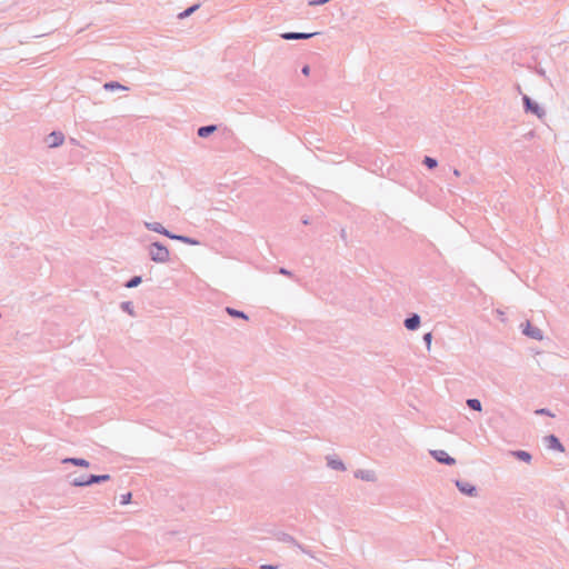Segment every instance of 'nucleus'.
<instances>
[{
	"mask_svg": "<svg viewBox=\"0 0 569 569\" xmlns=\"http://www.w3.org/2000/svg\"><path fill=\"white\" fill-rule=\"evenodd\" d=\"M226 311L228 312V315H230L231 317H236V318H242V319H248V316L242 312V311H239V310H236L233 308H227Z\"/></svg>",
	"mask_w": 569,
	"mask_h": 569,
	"instance_id": "obj_22",
	"label": "nucleus"
},
{
	"mask_svg": "<svg viewBox=\"0 0 569 569\" xmlns=\"http://www.w3.org/2000/svg\"><path fill=\"white\" fill-rule=\"evenodd\" d=\"M277 539L279 541H282V542H286V543H291V545L296 546L298 549H300L303 553H307V555L312 557L310 551H308L302 545H300L292 536L282 532V533L278 535Z\"/></svg>",
	"mask_w": 569,
	"mask_h": 569,
	"instance_id": "obj_10",
	"label": "nucleus"
},
{
	"mask_svg": "<svg viewBox=\"0 0 569 569\" xmlns=\"http://www.w3.org/2000/svg\"><path fill=\"white\" fill-rule=\"evenodd\" d=\"M87 478L84 477H79V478H74L70 481V483L73 486V487H88V485H79L78 482L79 481H86Z\"/></svg>",
	"mask_w": 569,
	"mask_h": 569,
	"instance_id": "obj_27",
	"label": "nucleus"
},
{
	"mask_svg": "<svg viewBox=\"0 0 569 569\" xmlns=\"http://www.w3.org/2000/svg\"><path fill=\"white\" fill-rule=\"evenodd\" d=\"M184 437H186L187 440L192 439L193 438V433L190 430H188V431H186Z\"/></svg>",
	"mask_w": 569,
	"mask_h": 569,
	"instance_id": "obj_33",
	"label": "nucleus"
},
{
	"mask_svg": "<svg viewBox=\"0 0 569 569\" xmlns=\"http://www.w3.org/2000/svg\"><path fill=\"white\" fill-rule=\"evenodd\" d=\"M64 136L60 131H52L46 138V142L50 148H57L63 143Z\"/></svg>",
	"mask_w": 569,
	"mask_h": 569,
	"instance_id": "obj_7",
	"label": "nucleus"
},
{
	"mask_svg": "<svg viewBox=\"0 0 569 569\" xmlns=\"http://www.w3.org/2000/svg\"><path fill=\"white\" fill-rule=\"evenodd\" d=\"M420 323H421V319H420V316L417 313L411 315L410 317H408L405 320V327L411 331L417 330L419 328Z\"/></svg>",
	"mask_w": 569,
	"mask_h": 569,
	"instance_id": "obj_14",
	"label": "nucleus"
},
{
	"mask_svg": "<svg viewBox=\"0 0 569 569\" xmlns=\"http://www.w3.org/2000/svg\"><path fill=\"white\" fill-rule=\"evenodd\" d=\"M200 4H193L184 11L180 12V20L190 17L196 10H198Z\"/></svg>",
	"mask_w": 569,
	"mask_h": 569,
	"instance_id": "obj_21",
	"label": "nucleus"
},
{
	"mask_svg": "<svg viewBox=\"0 0 569 569\" xmlns=\"http://www.w3.org/2000/svg\"><path fill=\"white\" fill-rule=\"evenodd\" d=\"M543 441L548 449L556 450L559 452L565 451V447L555 435L546 436Z\"/></svg>",
	"mask_w": 569,
	"mask_h": 569,
	"instance_id": "obj_8",
	"label": "nucleus"
},
{
	"mask_svg": "<svg viewBox=\"0 0 569 569\" xmlns=\"http://www.w3.org/2000/svg\"><path fill=\"white\" fill-rule=\"evenodd\" d=\"M509 455L526 463H530L532 460L531 453L525 450H512Z\"/></svg>",
	"mask_w": 569,
	"mask_h": 569,
	"instance_id": "obj_15",
	"label": "nucleus"
},
{
	"mask_svg": "<svg viewBox=\"0 0 569 569\" xmlns=\"http://www.w3.org/2000/svg\"><path fill=\"white\" fill-rule=\"evenodd\" d=\"M452 173L455 177H460V171L458 169H453Z\"/></svg>",
	"mask_w": 569,
	"mask_h": 569,
	"instance_id": "obj_34",
	"label": "nucleus"
},
{
	"mask_svg": "<svg viewBox=\"0 0 569 569\" xmlns=\"http://www.w3.org/2000/svg\"><path fill=\"white\" fill-rule=\"evenodd\" d=\"M523 335L535 339V340H542L543 335L542 331L538 327H533L528 321L522 330Z\"/></svg>",
	"mask_w": 569,
	"mask_h": 569,
	"instance_id": "obj_11",
	"label": "nucleus"
},
{
	"mask_svg": "<svg viewBox=\"0 0 569 569\" xmlns=\"http://www.w3.org/2000/svg\"><path fill=\"white\" fill-rule=\"evenodd\" d=\"M131 497H132L131 492H127V493L122 495L121 499H120V503L128 505L131 500Z\"/></svg>",
	"mask_w": 569,
	"mask_h": 569,
	"instance_id": "obj_28",
	"label": "nucleus"
},
{
	"mask_svg": "<svg viewBox=\"0 0 569 569\" xmlns=\"http://www.w3.org/2000/svg\"><path fill=\"white\" fill-rule=\"evenodd\" d=\"M523 107L526 112L536 114L539 119L546 116V111L537 102L532 101L528 96L522 97Z\"/></svg>",
	"mask_w": 569,
	"mask_h": 569,
	"instance_id": "obj_2",
	"label": "nucleus"
},
{
	"mask_svg": "<svg viewBox=\"0 0 569 569\" xmlns=\"http://www.w3.org/2000/svg\"><path fill=\"white\" fill-rule=\"evenodd\" d=\"M103 88L108 91H113V90H128L127 87L122 86L121 83L117 82V81H109V82H106L103 84Z\"/></svg>",
	"mask_w": 569,
	"mask_h": 569,
	"instance_id": "obj_18",
	"label": "nucleus"
},
{
	"mask_svg": "<svg viewBox=\"0 0 569 569\" xmlns=\"http://www.w3.org/2000/svg\"><path fill=\"white\" fill-rule=\"evenodd\" d=\"M110 475H90L87 477L86 481H79V485H88L91 486L93 483H101L110 480Z\"/></svg>",
	"mask_w": 569,
	"mask_h": 569,
	"instance_id": "obj_12",
	"label": "nucleus"
},
{
	"mask_svg": "<svg viewBox=\"0 0 569 569\" xmlns=\"http://www.w3.org/2000/svg\"><path fill=\"white\" fill-rule=\"evenodd\" d=\"M214 131H217V126L214 124H209V126H203V127H200L197 131L198 136L200 138H207L209 137L211 133H213Z\"/></svg>",
	"mask_w": 569,
	"mask_h": 569,
	"instance_id": "obj_17",
	"label": "nucleus"
},
{
	"mask_svg": "<svg viewBox=\"0 0 569 569\" xmlns=\"http://www.w3.org/2000/svg\"><path fill=\"white\" fill-rule=\"evenodd\" d=\"M142 282V278L140 276H134L132 277L131 279H129L126 283H124V287L126 288H136L138 287L140 283Z\"/></svg>",
	"mask_w": 569,
	"mask_h": 569,
	"instance_id": "obj_20",
	"label": "nucleus"
},
{
	"mask_svg": "<svg viewBox=\"0 0 569 569\" xmlns=\"http://www.w3.org/2000/svg\"><path fill=\"white\" fill-rule=\"evenodd\" d=\"M180 242L188 243V244H199L198 240H194L192 238L181 236V234H180Z\"/></svg>",
	"mask_w": 569,
	"mask_h": 569,
	"instance_id": "obj_26",
	"label": "nucleus"
},
{
	"mask_svg": "<svg viewBox=\"0 0 569 569\" xmlns=\"http://www.w3.org/2000/svg\"><path fill=\"white\" fill-rule=\"evenodd\" d=\"M279 273L283 274V276H288V277L292 276V273L289 270H287L286 268H280Z\"/></svg>",
	"mask_w": 569,
	"mask_h": 569,
	"instance_id": "obj_30",
	"label": "nucleus"
},
{
	"mask_svg": "<svg viewBox=\"0 0 569 569\" xmlns=\"http://www.w3.org/2000/svg\"><path fill=\"white\" fill-rule=\"evenodd\" d=\"M466 403L472 410H476V411H481L482 410V405H481L479 399L471 398V399H468L466 401Z\"/></svg>",
	"mask_w": 569,
	"mask_h": 569,
	"instance_id": "obj_19",
	"label": "nucleus"
},
{
	"mask_svg": "<svg viewBox=\"0 0 569 569\" xmlns=\"http://www.w3.org/2000/svg\"><path fill=\"white\" fill-rule=\"evenodd\" d=\"M430 455L439 463H443L447 466H453L456 463V459L450 457L445 450H430Z\"/></svg>",
	"mask_w": 569,
	"mask_h": 569,
	"instance_id": "obj_4",
	"label": "nucleus"
},
{
	"mask_svg": "<svg viewBox=\"0 0 569 569\" xmlns=\"http://www.w3.org/2000/svg\"><path fill=\"white\" fill-rule=\"evenodd\" d=\"M355 477L367 482H376L378 479L376 471L370 469H358L355 471Z\"/></svg>",
	"mask_w": 569,
	"mask_h": 569,
	"instance_id": "obj_6",
	"label": "nucleus"
},
{
	"mask_svg": "<svg viewBox=\"0 0 569 569\" xmlns=\"http://www.w3.org/2000/svg\"><path fill=\"white\" fill-rule=\"evenodd\" d=\"M301 72L305 76H309L310 74V67L309 66L302 67Z\"/></svg>",
	"mask_w": 569,
	"mask_h": 569,
	"instance_id": "obj_31",
	"label": "nucleus"
},
{
	"mask_svg": "<svg viewBox=\"0 0 569 569\" xmlns=\"http://www.w3.org/2000/svg\"><path fill=\"white\" fill-rule=\"evenodd\" d=\"M260 568H261V569H278V566H272V565H262Z\"/></svg>",
	"mask_w": 569,
	"mask_h": 569,
	"instance_id": "obj_32",
	"label": "nucleus"
},
{
	"mask_svg": "<svg viewBox=\"0 0 569 569\" xmlns=\"http://www.w3.org/2000/svg\"><path fill=\"white\" fill-rule=\"evenodd\" d=\"M120 307L123 311L128 312L130 316H134L133 305L131 301H123V302H121Z\"/></svg>",
	"mask_w": 569,
	"mask_h": 569,
	"instance_id": "obj_23",
	"label": "nucleus"
},
{
	"mask_svg": "<svg viewBox=\"0 0 569 569\" xmlns=\"http://www.w3.org/2000/svg\"><path fill=\"white\" fill-rule=\"evenodd\" d=\"M423 163L429 168V169H435L437 166H438V161L435 159V158H431V157H425L423 159Z\"/></svg>",
	"mask_w": 569,
	"mask_h": 569,
	"instance_id": "obj_24",
	"label": "nucleus"
},
{
	"mask_svg": "<svg viewBox=\"0 0 569 569\" xmlns=\"http://www.w3.org/2000/svg\"><path fill=\"white\" fill-rule=\"evenodd\" d=\"M61 462L64 465L70 463L82 468H88L90 466V462L83 458H64Z\"/></svg>",
	"mask_w": 569,
	"mask_h": 569,
	"instance_id": "obj_16",
	"label": "nucleus"
},
{
	"mask_svg": "<svg viewBox=\"0 0 569 569\" xmlns=\"http://www.w3.org/2000/svg\"><path fill=\"white\" fill-rule=\"evenodd\" d=\"M318 34L317 32H284L281 38L284 40H307Z\"/></svg>",
	"mask_w": 569,
	"mask_h": 569,
	"instance_id": "obj_9",
	"label": "nucleus"
},
{
	"mask_svg": "<svg viewBox=\"0 0 569 569\" xmlns=\"http://www.w3.org/2000/svg\"><path fill=\"white\" fill-rule=\"evenodd\" d=\"M327 466L330 469H332V470H338V471H345L346 470V466L342 462V460H340L336 456H328L327 457Z\"/></svg>",
	"mask_w": 569,
	"mask_h": 569,
	"instance_id": "obj_13",
	"label": "nucleus"
},
{
	"mask_svg": "<svg viewBox=\"0 0 569 569\" xmlns=\"http://www.w3.org/2000/svg\"><path fill=\"white\" fill-rule=\"evenodd\" d=\"M423 341L426 343V347L428 350H430L431 348V342H432V333L431 332H427L423 335Z\"/></svg>",
	"mask_w": 569,
	"mask_h": 569,
	"instance_id": "obj_25",
	"label": "nucleus"
},
{
	"mask_svg": "<svg viewBox=\"0 0 569 569\" xmlns=\"http://www.w3.org/2000/svg\"><path fill=\"white\" fill-rule=\"evenodd\" d=\"M144 226L148 230L164 234L166 237L178 240V233H173L169 230H167L161 223L159 222H144Z\"/></svg>",
	"mask_w": 569,
	"mask_h": 569,
	"instance_id": "obj_3",
	"label": "nucleus"
},
{
	"mask_svg": "<svg viewBox=\"0 0 569 569\" xmlns=\"http://www.w3.org/2000/svg\"><path fill=\"white\" fill-rule=\"evenodd\" d=\"M537 413L543 415V413H547V410L546 409H541V410H538Z\"/></svg>",
	"mask_w": 569,
	"mask_h": 569,
	"instance_id": "obj_35",
	"label": "nucleus"
},
{
	"mask_svg": "<svg viewBox=\"0 0 569 569\" xmlns=\"http://www.w3.org/2000/svg\"><path fill=\"white\" fill-rule=\"evenodd\" d=\"M456 486H457L458 490L466 496H469V497L478 496L477 488L468 481L457 480Z\"/></svg>",
	"mask_w": 569,
	"mask_h": 569,
	"instance_id": "obj_5",
	"label": "nucleus"
},
{
	"mask_svg": "<svg viewBox=\"0 0 569 569\" xmlns=\"http://www.w3.org/2000/svg\"><path fill=\"white\" fill-rule=\"evenodd\" d=\"M150 259L158 263H163L169 260V250L159 241H153L148 247Z\"/></svg>",
	"mask_w": 569,
	"mask_h": 569,
	"instance_id": "obj_1",
	"label": "nucleus"
},
{
	"mask_svg": "<svg viewBox=\"0 0 569 569\" xmlns=\"http://www.w3.org/2000/svg\"><path fill=\"white\" fill-rule=\"evenodd\" d=\"M477 181V178L473 174H470L468 178L465 179L466 184H471Z\"/></svg>",
	"mask_w": 569,
	"mask_h": 569,
	"instance_id": "obj_29",
	"label": "nucleus"
}]
</instances>
